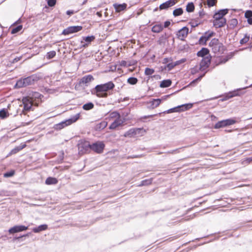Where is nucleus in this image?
Wrapping results in <instances>:
<instances>
[{"mask_svg": "<svg viewBox=\"0 0 252 252\" xmlns=\"http://www.w3.org/2000/svg\"><path fill=\"white\" fill-rule=\"evenodd\" d=\"M114 87V84L112 81H110L106 83L96 85L94 90L97 96L106 97L108 96L107 92L112 90Z\"/></svg>", "mask_w": 252, "mask_h": 252, "instance_id": "nucleus-1", "label": "nucleus"}, {"mask_svg": "<svg viewBox=\"0 0 252 252\" xmlns=\"http://www.w3.org/2000/svg\"><path fill=\"white\" fill-rule=\"evenodd\" d=\"M38 79L39 77L36 75H32L25 78L20 79L15 85V88H21L33 85Z\"/></svg>", "mask_w": 252, "mask_h": 252, "instance_id": "nucleus-2", "label": "nucleus"}, {"mask_svg": "<svg viewBox=\"0 0 252 252\" xmlns=\"http://www.w3.org/2000/svg\"><path fill=\"white\" fill-rule=\"evenodd\" d=\"M209 46L211 48L213 52L219 55L223 53L224 47L222 43L220 42L217 38H213L209 44Z\"/></svg>", "mask_w": 252, "mask_h": 252, "instance_id": "nucleus-3", "label": "nucleus"}, {"mask_svg": "<svg viewBox=\"0 0 252 252\" xmlns=\"http://www.w3.org/2000/svg\"><path fill=\"white\" fill-rule=\"evenodd\" d=\"M80 114L77 113L73 117H72L71 118H70V119L66 121H63L59 124L55 125L54 126V128L56 130H60L64 127L65 126L70 125L73 123L75 122L77 120H78Z\"/></svg>", "mask_w": 252, "mask_h": 252, "instance_id": "nucleus-4", "label": "nucleus"}, {"mask_svg": "<svg viewBox=\"0 0 252 252\" xmlns=\"http://www.w3.org/2000/svg\"><path fill=\"white\" fill-rule=\"evenodd\" d=\"M248 88V87H244L243 88H239L237 89L236 90H235L233 91L229 92L228 93L225 94L224 95H223L222 97V98L220 99L221 101H226L231 98H232L234 96H239L242 94L240 93V92L243 90L245 89L246 88Z\"/></svg>", "mask_w": 252, "mask_h": 252, "instance_id": "nucleus-5", "label": "nucleus"}, {"mask_svg": "<svg viewBox=\"0 0 252 252\" xmlns=\"http://www.w3.org/2000/svg\"><path fill=\"white\" fill-rule=\"evenodd\" d=\"M105 147V145L102 142L97 141L91 144V150L97 153H101Z\"/></svg>", "mask_w": 252, "mask_h": 252, "instance_id": "nucleus-6", "label": "nucleus"}, {"mask_svg": "<svg viewBox=\"0 0 252 252\" xmlns=\"http://www.w3.org/2000/svg\"><path fill=\"white\" fill-rule=\"evenodd\" d=\"M215 33L214 32H206L204 34L201 36L198 41L199 44L202 45H205L206 44V42L211 37L215 35Z\"/></svg>", "mask_w": 252, "mask_h": 252, "instance_id": "nucleus-7", "label": "nucleus"}, {"mask_svg": "<svg viewBox=\"0 0 252 252\" xmlns=\"http://www.w3.org/2000/svg\"><path fill=\"white\" fill-rule=\"evenodd\" d=\"M82 28V27L81 26H70L63 30L62 34L63 35H68L70 33L77 32L80 31Z\"/></svg>", "mask_w": 252, "mask_h": 252, "instance_id": "nucleus-8", "label": "nucleus"}, {"mask_svg": "<svg viewBox=\"0 0 252 252\" xmlns=\"http://www.w3.org/2000/svg\"><path fill=\"white\" fill-rule=\"evenodd\" d=\"M211 58L209 57H206L202 58L200 63L199 69L201 71H204L207 69L210 63Z\"/></svg>", "mask_w": 252, "mask_h": 252, "instance_id": "nucleus-9", "label": "nucleus"}, {"mask_svg": "<svg viewBox=\"0 0 252 252\" xmlns=\"http://www.w3.org/2000/svg\"><path fill=\"white\" fill-rule=\"evenodd\" d=\"M188 33L189 28L187 27H184L177 32L176 35L179 39L184 40L185 38L187 36Z\"/></svg>", "mask_w": 252, "mask_h": 252, "instance_id": "nucleus-10", "label": "nucleus"}, {"mask_svg": "<svg viewBox=\"0 0 252 252\" xmlns=\"http://www.w3.org/2000/svg\"><path fill=\"white\" fill-rule=\"evenodd\" d=\"M28 227L24 225H15L10 228L8 230V232L10 234L15 233L17 232H22L28 229Z\"/></svg>", "mask_w": 252, "mask_h": 252, "instance_id": "nucleus-11", "label": "nucleus"}, {"mask_svg": "<svg viewBox=\"0 0 252 252\" xmlns=\"http://www.w3.org/2000/svg\"><path fill=\"white\" fill-rule=\"evenodd\" d=\"M22 101L24 104V108L26 110H30L34 103L30 99V98L27 96L23 97Z\"/></svg>", "mask_w": 252, "mask_h": 252, "instance_id": "nucleus-12", "label": "nucleus"}, {"mask_svg": "<svg viewBox=\"0 0 252 252\" xmlns=\"http://www.w3.org/2000/svg\"><path fill=\"white\" fill-rule=\"evenodd\" d=\"M176 3V0H168L165 2L159 5V8L160 10L167 9L169 7H170Z\"/></svg>", "mask_w": 252, "mask_h": 252, "instance_id": "nucleus-13", "label": "nucleus"}, {"mask_svg": "<svg viewBox=\"0 0 252 252\" xmlns=\"http://www.w3.org/2000/svg\"><path fill=\"white\" fill-rule=\"evenodd\" d=\"M169 96V95H167L163 96V97H164V99H165L166 97H168ZM162 99H163V97L162 99H153L151 101L149 102V104H150L149 108L154 109V108L158 107L160 104Z\"/></svg>", "mask_w": 252, "mask_h": 252, "instance_id": "nucleus-14", "label": "nucleus"}, {"mask_svg": "<svg viewBox=\"0 0 252 252\" xmlns=\"http://www.w3.org/2000/svg\"><path fill=\"white\" fill-rule=\"evenodd\" d=\"M228 12V9H222L216 12L214 15V19H224L223 17Z\"/></svg>", "mask_w": 252, "mask_h": 252, "instance_id": "nucleus-15", "label": "nucleus"}, {"mask_svg": "<svg viewBox=\"0 0 252 252\" xmlns=\"http://www.w3.org/2000/svg\"><path fill=\"white\" fill-rule=\"evenodd\" d=\"M226 23L225 19H214L213 25L216 28H219L223 27Z\"/></svg>", "mask_w": 252, "mask_h": 252, "instance_id": "nucleus-16", "label": "nucleus"}, {"mask_svg": "<svg viewBox=\"0 0 252 252\" xmlns=\"http://www.w3.org/2000/svg\"><path fill=\"white\" fill-rule=\"evenodd\" d=\"M113 7L115 8L116 12H120L121 11L125 10L127 7V4L125 3L122 4L114 3Z\"/></svg>", "mask_w": 252, "mask_h": 252, "instance_id": "nucleus-17", "label": "nucleus"}, {"mask_svg": "<svg viewBox=\"0 0 252 252\" xmlns=\"http://www.w3.org/2000/svg\"><path fill=\"white\" fill-rule=\"evenodd\" d=\"M123 123V121L120 118L116 119V120L110 125L109 129H114L118 126H121Z\"/></svg>", "mask_w": 252, "mask_h": 252, "instance_id": "nucleus-18", "label": "nucleus"}, {"mask_svg": "<svg viewBox=\"0 0 252 252\" xmlns=\"http://www.w3.org/2000/svg\"><path fill=\"white\" fill-rule=\"evenodd\" d=\"M94 79L92 75H88L82 77L80 81V83L87 84Z\"/></svg>", "mask_w": 252, "mask_h": 252, "instance_id": "nucleus-19", "label": "nucleus"}, {"mask_svg": "<svg viewBox=\"0 0 252 252\" xmlns=\"http://www.w3.org/2000/svg\"><path fill=\"white\" fill-rule=\"evenodd\" d=\"M41 95L37 92H32L31 94H30L27 97H28L29 98H30V99H31L32 101L34 103V100L36 99H41Z\"/></svg>", "mask_w": 252, "mask_h": 252, "instance_id": "nucleus-20", "label": "nucleus"}, {"mask_svg": "<svg viewBox=\"0 0 252 252\" xmlns=\"http://www.w3.org/2000/svg\"><path fill=\"white\" fill-rule=\"evenodd\" d=\"M48 226L47 224H41L37 227H35L32 228V231L34 233H39L42 231L45 230L47 229Z\"/></svg>", "mask_w": 252, "mask_h": 252, "instance_id": "nucleus-21", "label": "nucleus"}, {"mask_svg": "<svg viewBox=\"0 0 252 252\" xmlns=\"http://www.w3.org/2000/svg\"><path fill=\"white\" fill-rule=\"evenodd\" d=\"M209 53V50L206 48H202L200 51H199L197 53V55L198 57H201L203 58H205V56L207 55Z\"/></svg>", "mask_w": 252, "mask_h": 252, "instance_id": "nucleus-22", "label": "nucleus"}, {"mask_svg": "<svg viewBox=\"0 0 252 252\" xmlns=\"http://www.w3.org/2000/svg\"><path fill=\"white\" fill-rule=\"evenodd\" d=\"M245 17L247 19L248 24L252 25V11L247 10L245 13Z\"/></svg>", "mask_w": 252, "mask_h": 252, "instance_id": "nucleus-23", "label": "nucleus"}, {"mask_svg": "<svg viewBox=\"0 0 252 252\" xmlns=\"http://www.w3.org/2000/svg\"><path fill=\"white\" fill-rule=\"evenodd\" d=\"M163 29V27L161 24H157L154 26L152 28V32L154 33H159Z\"/></svg>", "mask_w": 252, "mask_h": 252, "instance_id": "nucleus-24", "label": "nucleus"}, {"mask_svg": "<svg viewBox=\"0 0 252 252\" xmlns=\"http://www.w3.org/2000/svg\"><path fill=\"white\" fill-rule=\"evenodd\" d=\"M179 106H180V112L185 111L192 108V107L193 106V104L190 103H186L181 105H179Z\"/></svg>", "mask_w": 252, "mask_h": 252, "instance_id": "nucleus-25", "label": "nucleus"}, {"mask_svg": "<svg viewBox=\"0 0 252 252\" xmlns=\"http://www.w3.org/2000/svg\"><path fill=\"white\" fill-rule=\"evenodd\" d=\"M172 81L170 79L163 80L160 82V87L164 88H167L171 85Z\"/></svg>", "mask_w": 252, "mask_h": 252, "instance_id": "nucleus-26", "label": "nucleus"}, {"mask_svg": "<svg viewBox=\"0 0 252 252\" xmlns=\"http://www.w3.org/2000/svg\"><path fill=\"white\" fill-rule=\"evenodd\" d=\"M57 183L58 180L56 178L51 177H48L45 181V184L49 185H55Z\"/></svg>", "mask_w": 252, "mask_h": 252, "instance_id": "nucleus-27", "label": "nucleus"}, {"mask_svg": "<svg viewBox=\"0 0 252 252\" xmlns=\"http://www.w3.org/2000/svg\"><path fill=\"white\" fill-rule=\"evenodd\" d=\"M9 116V114L7 110L5 108H3L0 110V118L2 119H5Z\"/></svg>", "mask_w": 252, "mask_h": 252, "instance_id": "nucleus-28", "label": "nucleus"}, {"mask_svg": "<svg viewBox=\"0 0 252 252\" xmlns=\"http://www.w3.org/2000/svg\"><path fill=\"white\" fill-rule=\"evenodd\" d=\"M224 126H226L225 120H223L217 123L214 126V128L218 129Z\"/></svg>", "mask_w": 252, "mask_h": 252, "instance_id": "nucleus-29", "label": "nucleus"}, {"mask_svg": "<svg viewBox=\"0 0 252 252\" xmlns=\"http://www.w3.org/2000/svg\"><path fill=\"white\" fill-rule=\"evenodd\" d=\"M137 130H135L134 128H131L125 133L124 136L125 137H129L135 136V132Z\"/></svg>", "mask_w": 252, "mask_h": 252, "instance_id": "nucleus-30", "label": "nucleus"}, {"mask_svg": "<svg viewBox=\"0 0 252 252\" xmlns=\"http://www.w3.org/2000/svg\"><path fill=\"white\" fill-rule=\"evenodd\" d=\"M94 107V104L92 102H88L83 106V109L85 110H90L92 109Z\"/></svg>", "mask_w": 252, "mask_h": 252, "instance_id": "nucleus-31", "label": "nucleus"}, {"mask_svg": "<svg viewBox=\"0 0 252 252\" xmlns=\"http://www.w3.org/2000/svg\"><path fill=\"white\" fill-rule=\"evenodd\" d=\"M178 62L170 63L167 64L165 68H167L168 71L172 70L175 66L178 65Z\"/></svg>", "mask_w": 252, "mask_h": 252, "instance_id": "nucleus-32", "label": "nucleus"}, {"mask_svg": "<svg viewBox=\"0 0 252 252\" xmlns=\"http://www.w3.org/2000/svg\"><path fill=\"white\" fill-rule=\"evenodd\" d=\"M194 10V5L193 2L189 3L186 6V10L188 12H192Z\"/></svg>", "mask_w": 252, "mask_h": 252, "instance_id": "nucleus-33", "label": "nucleus"}, {"mask_svg": "<svg viewBox=\"0 0 252 252\" xmlns=\"http://www.w3.org/2000/svg\"><path fill=\"white\" fill-rule=\"evenodd\" d=\"M180 106H177L174 108H170L167 110H166V111H164L163 113H171L175 112H180Z\"/></svg>", "mask_w": 252, "mask_h": 252, "instance_id": "nucleus-34", "label": "nucleus"}, {"mask_svg": "<svg viewBox=\"0 0 252 252\" xmlns=\"http://www.w3.org/2000/svg\"><path fill=\"white\" fill-rule=\"evenodd\" d=\"M152 182V179H146L144 180H143L141 182L140 184L138 186L139 187L144 186H147L151 184Z\"/></svg>", "mask_w": 252, "mask_h": 252, "instance_id": "nucleus-35", "label": "nucleus"}, {"mask_svg": "<svg viewBox=\"0 0 252 252\" xmlns=\"http://www.w3.org/2000/svg\"><path fill=\"white\" fill-rule=\"evenodd\" d=\"M183 13V10L182 8H178L175 9L173 12V14L175 17L181 15Z\"/></svg>", "mask_w": 252, "mask_h": 252, "instance_id": "nucleus-36", "label": "nucleus"}, {"mask_svg": "<svg viewBox=\"0 0 252 252\" xmlns=\"http://www.w3.org/2000/svg\"><path fill=\"white\" fill-rule=\"evenodd\" d=\"M25 146H26L25 144L17 146V147L14 148L13 149H12L11 150V153L12 154H16L17 152H18L20 151H21V150H22L23 148H24L25 147Z\"/></svg>", "mask_w": 252, "mask_h": 252, "instance_id": "nucleus-37", "label": "nucleus"}, {"mask_svg": "<svg viewBox=\"0 0 252 252\" xmlns=\"http://www.w3.org/2000/svg\"><path fill=\"white\" fill-rule=\"evenodd\" d=\"M23 28L22 25H18L17 27L13 28L11 30V34H15L19 32Z\"/></svg>", "mask_w": 252, "mask_h": 252, "instance_id": "nucleus-38", "label": "nucleus"}, {"mask_svg": "<svg viewBox=\"0 0 252 252\" xmlns=\"http://www.w3.org/2000/svg\"><path fill=\"white\" fill-rule=\"evenodd\" d=\"M83 38L84 41L86 42L88 44L91 43L95 39V37L94 35L83 37Z\"/></svg>", "mask_w": 252, "mask_h": 252, "instance_id": "nucleus-39", "label": "nucleus"}, {"mask_svg": "<svg viewBox=\"0 0 252 252\" xmlns=\"http://www.w3.org/2000/svg\"><path fill=\"white\" fill-rule=\"evenodd\" d=\"M127 82L130 85H135L137 83L138 79L135 77H131L128 78Z\"/></svg>", "mask_w": 252, "mask_h": 252, "instance_id": "nucleus-40", "label": "nucleus"}, {"mask_svg": "<svg viewBox=\"0 0 252 252\" xmlns=\"http://www.w3.org/2000/svg\"><path fill=\"white\" fill-rule=\"evenodd\" d=\"M204 4H207L209 7L214 6L217 3V0H207L204 1Z\"/></svg>", "mask_w": 252, "mask_h": 252, "instance_id": "nucleus-41", "label": "nucleus"}, {"mask_svg": "<svg viewBox=\"0 0 252 252\" xmlns=\"http://www.w3.org/2000/svg\"><path fill=\"white\" fill-rule=\"evenodd\" d=\"M56 55V52L55 51H51L47 53L46 58L47 59H51L53 58Z\"/></svg>", "mask_w": 252, "mask_h": 252, "instance_id": "nucleus-42", "label": "nucleus"}, {"mask_svg": "<svg viewBox=\"0 0 252 252\" xmlns=\"http://www.w3.org/2000/svg\"><path fill=\"white\" fill-rule=\"evenodd\" d=\"M226 122V126L232 125L237 122V121H236L234 119H228L225 120Z\"/></svg>", "mask_w": 252, "mask_h": 252, "instance_id": "nucleus-43", "label": "nucleus"}, {"mask_svg": "<svg viewBox=\"0 0 252 252\" xmlns=\"http://www.w3.org/2000/svg\"><path fill=\"white\" fill-rule=\"evenodd\" d=\"M155 72V70L153 68L146 67L145 70V74L146 75H151Z\"/></svg>", "mask_w": 252, "mask_h": 252, "instance_id": "nucleus-44", "label": "nucleus"}, {"mask_svg": "<svg viewBox=\"0 0 252 252\" xmlns=\"http://www.w3.org/2000/svg\"><path fill=\"white\" fill-rule=\"evenodd\" d=\"M250 39V36L247 35V34H245L244 38L241 39L240 41V43L241 44H243L244 43H246L248 42Z\"/></svg>", "mask_w": 252, "mask_h": 252, "instance_id": "nucleus-45", "label": "nucleus"}, {"mask_svg": "<svg viewBox=\"0 0 252 252\" xmlns=\"http://www.w3.org/2000/svg\"><path fill=\"white\" fill-rule=\"evenodd\" d=\"M91 144L88 142L84 143L81 146V147L85 151H87L89 149H91Z\"/></svg>", "mask_w": 252, "mask_h": 252, "instance_id": "nucleus-46", "label": "nucleus"}, {"mask_svg": "<svg viewBox=\"0 0 252 252\" xmlns=\"http://www.w3.org/2000/svg\"><path fill=\"white\" fill-rule=\"evenodd\" d=\"M15 173V172L14 170H11L8 172H6L4 173L3 177L5 178H9L13 176Z\"/></svg>", "mask_w": 252, "mask_h": 252, "instance_id": "nucleus-47", "label": "nucleus"}, {"mask_svg": "<svg viewBox=\"0 0 252 252\" xmlns=\"http://www.w3.org/2000/svg\"><path fill=\"white\" fill-rule=\"evenodd\" d=\"M110 117L111 118H121L120 114L117 111H114L110 114Z\"/></svg>", "mask_w": 252, "mask_h": 252, "instance_id": "nucleus-48", "label": "nucleus"}, {"mask_svg": "<svg viewBox=\"0 0 252 252\" xmlns=\"http://www.w3.org/2000/svg\"><path fill=\"white\" fill-rule=\"evenodd\" d=\"M206 73V72H205L203 74L201 75L200 76H199L198 78H197L196 79L193 80L190 83V85H192L198 81H199L201 80V78L205 75Z\"/></svg>", "mask_w": 252, "mask_h": 252, "instance_id": "nucleus-49", "label": "nucleus"}, {"mask_svg": "<svg viewBox=\"0 0 252 252\" xmlns=\"http://www.w3.org/2000/svg\"><path fill=\"white\" fill-rule=\"evenodd\" d=\"M47 2L48 5L52 7L54 6L56 3V0H46Z\"/></svg>", "mask_w": 252, "mask_h": 252, "instance_id": "nucleus-50", "label": "nucleus"}, {"mask_svg": "<svg viewBox=\"0 0 252 252\" xmlns=\"http://www.w3.org/2000/svg\"><path fill=\"white\" fill-rule=\"evenodd\" d=\"M181 149V148H179V149H175L173 150L169 151L167 152H165V153L169 154H176L179 153L180 152V150Z\"/></svg>", "mask_w": 252, "mask_h": 252, "instance_id": "nucleus-51", "label": "nucleus"}, {"mask_svg": "<svg viewBox=\"0 0 252 252\" xmlns=\"http://www.w3.org/2000/svg\"><path fill=\"white\" fill-rule=\"evenodd\" d=\"M238 24V21L236 19L234 18L230 20V25L233 27L236 26Z\"/></svg>", "mask_w": 252, "mask_h": 252, "instance_id": "nucleus-52", "label": "nucleus"}, {"mask_svg": "<svg viewBox=\"0 0 252 252\" xmlns=\"http://www.w3.org/2000/svg\"><path fill=\"white\" fill-rule=\"evenodd\" d=\"M172 61L171 58H165L163 60V63H167L168 62H171Z\"/></svg>", "mask_w": 252, "mask_h": 252, "instance_id": "nucleus-53", "label": "nucleus"}, {"mask_svg": "<svg viewBox=\"0 0 252 252\" xmlns=\"http://www.w3.org/2000/svg\"><path fill=\"white\" fill-rule=\"evenodd\" d=\"M161 113H159L158 114H154V115H148V116H145L143 118L146 119V118H152L153 117H154L155 116H157V115L160 116Z\"/></svg>", "mask_w": 252, "mask_h": 252, "instance_id": "nucleus-54", "label": "nucleus"}, {"mask_svg": "<svg viewBox=\"0 0 252 252\" xmlns=\"http://www.w3.org/2000/svg\"><path fill=\"white\" fill-rule=\"evenodd\" d=\"M228 58H227L226 57L220 59V63H224L226 62H227L228 61Z\"/></svg>", "mask_w": 252, "mask_h": 252, "instance_id": "nucleus-55", "label": "nucleus"}, {"mask_svg": "<svg viewBox=\"0 0 252 252\" xmlns=\"http://www.w3.org/2000/svg\"><path fill=\"white\" fill-rule=\"evenodd\" d=\"M171 23L169 21H165L164 23V26H163V28H167L169 26V25H170Z\"/></svg>", "mask_w": 252, "mask_h": 252, "instance_id": "nucleus-56", "label": "nucleus"}, {"mask_svg": "<svg viewBox=\"0 0 252 252\" xmlns=\"http://www.w3.org/2000/svg\"><path fill=\"white\" fill-rule=\"evenodd\" d=\"M88 44L87 43H85L84 41H81V47L86 48L88 46Z\"/></svg>", "mask_w": 252, "mask_h": 252, "instance_id": "nucleus-57", "label": "nucleus"}, {"mask_svg": "<svg viewBox=\"0 0 252 252\" xmlns=\"http://www.w3.org/2000/svg\"><path fill=\"white\" fill-rule=\"evenodd\" d=\"M134 129L135 130H138L136 131L135 135L139 134L140 133V132L143 130L142 128H134Z\"/></svg>", "mask_w": 252, "mask_h": 252, "instance_id": "nucleus-58", "label": "nucleus"}, {"mask_svg": "<svg viewBox=\"0 0 252 252\" xmlns=\"http://www.w3.org/2000/svg\"><path fill=\"white\" fill-rule=\"evenodd\" d=\"M205 15V12H204L203 10H201L199 12V17H202Z\"/></svg>", "mask_w": 252, "mask_h": 252, "instance_id": "nucleus-59", "label": "nucleus"}, {"mask_svg": "<svg viewBox=\"0 0 252 252\" xmlns=\"http://www.w3.org/2000/svg\"><path fill=\"white\" fill-rule=\"evenodd\" d=\"M66 13L68 15H71L74 13V11L73 10H69L66 11Z\"/></svg>", "mask_w": 252, "mask_h": 252, "instance_id": "nucleus-60", "label": "nucleus"}, {"mask_svg": "<svg viewBox=\"0 0 252 252\" xmlns=\"http://www.w3.org/2000/svg\"><path fill=\"white\" fill-rule=\"evenodd\" d=\"M186 61L185 59H182L179 61H177L176 62H178V65L180 64V63H184Z\"/></svg>", "mask_w": 252, "mask_h": 252, "instance_id": "nucleus-61", "label": "nucleus"}, {"mask_svg": "<svg viewBox=\"0 0 252 252\" xmlns=\"http://www.w3.org/2000/svg\"><path fill=\"white\" fill-rule=\"evenodd\" d=\"M20 60V58H15V59L13 60V61L12 63H14L17 62H18V61H19Z\"/></svg>", "mask_w": 252, "mask_h": 252, "instance_id": "nucleus-62", "label": "nucleus"}, {"mask_svg": "<svg viewBox=\"0 0 252 252\" xmlns=\"http://www.w3.org/2000/svg\"><path fill=\"white\" fill-rule=\"evenodd\" d=\"M100 125H102L103 128H104L107 126V123L105 122H104L101 123Z\"/></svg>", "mask_w": 252, "mask_h": 252, "instance_id": "nucleus-63", "label": "nucleus"}, {"mask_svg": "<svg viewBox=\"0 0 252 252\" xmlns=\"http://www.w3.org/2000/svg\"><path fill=\"white\" fill-rule=\"evenodd\" d=\"M246 160H247V161H248L249 162H250L251 161H252V158H247V159H246Z\"/></svg>", "mask_w": 252, "mask_h": 252, "instance_id": "nucleus-64", "label": "nucleus"}]
</instances>
